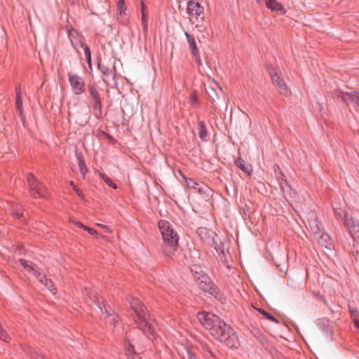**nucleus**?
<instances>
[{"instance_id":"nucleus-1","label":"nucleus","mask_w":359,"mask_h":359,"mask_svg":"<svg viewBox=\"0 0 359 359\" xmlns=\"http://www.w3.org/2000/svg\"><path fill=\"white\" fill-rule=\"evenodd\" d=\"M197 318L215 339L230 348H237L239 344L238 337L224 320L213 313L205 312L198 313Z\"/></svg>"},{"instance_id":"nucleus-2","label":"nucleus","mask_w":359,"mask_h":359,"mask_svg":"<svg viewBox=\"0 0 359 359\" xmlns=\"http://www.w3.org/2000/svg\"><path fill=\"white\" fill-rule=\"evenodd\" d=\"M130 304V308L133 311V319L139 329L142 330L148 337L153 336L154 330L149 321V315L147 313L146 307L135 297L131 298Z\"/></svg>"},{"instance_id":"nucleus-3","label":"nucleus","mask_w":359,"mask_h":359,"mask_svg":"<svg viewBox=\"0 0 359 359\" xmlns=\"http://www.w3.org/2000/svg\"><path fill=\"white\" fill-rule=\"evenodd\" d=\"M158 227L163 238L162 251L165 256L170 257L175 252L178 245L177 233L167 221H160Z\"/></svg>"},{"instance_id":"nucleus-4","label":"nucleus","mask_w":359,"mask_h":359,"mask_svg":"<svg viewBox=\"0 0 359 359\" xmlns=\"http://www.w3.org/2000/svg\"><path fill=\"white\" fill-rule=\"evenodd\" d=\"M29 190L34 198L46 197V190L41 182H39L32 173L27 176Z\"/></svg>"},{"instance_id":"nucleus-5","label":"nucleus","mask_w":359,"mask_h":359,"mask_svg":"<svg viewBox=\"0 0 359 359\" xmlns=\"http://www.w3.org/2000/svg\"><path fill=\"white\" fill-rule=\"evenodd\" d=\"M198 233L204 243L213 247L217 251L220 250V243H219L220 240L215 231L205 227H200L198 229Z\"/></svg>"},{"instance_id":"nucleus-6","label":"nucleus","mask_w":359,"mask_h":359,"mask_svg":"<svg viewBox=\"0 0 359 359\" xmlns=\"http://www.w3.org/2000/svg\"><path fill=\"white\" fill-rule=\"evenodd\" d=\"M338 217H341L345 227L349 231L351 237L354 239H359V224H356L353 217L349 215L346 210L338 212Z\"/></svg>"},{"instance_id":"nucleus-7","label":"nucleus","mask_w":359,"mask_h":359,"mask_svg":"<svg viewBox=\"0 0 359 359\" xmlns=\"http://www.w3.org/2000/svg\"><path fill=\"white\" fill-rule=\"evenodd\" d=\"M19 262L26 272L33 274L41 283H43L42 278H44V274L40 271V269L36 265L23 259H20Z\"/></svg>"},{"instance_id":"nucleus-8","label":"nucleus","mask_w":359,"mask_h":359,"mask_svg":"<svg viewBox=\"0 0 359 359\" xmlns=\"http://www.w3.org/2000/svg\"><path fill=\"white\" fill-rule=\"evenodd\" d=\"M269 74L273 84L278 86L280 93L285 96L289 95L290 90L287 88L285 82L278 76L277 72L271 68L269 69Z\"/></svg>"},{"instance_id":"nucleus-9","label":"nucleus","mask_w":359,"mask_h":359,"mask_svg":"<svg viewBox=\"0 0 359 359\" xmlns=\"http://www.w3.org/2000/svg\"><path fill=\"white\" fill-rule=\"evenodd\" d=\"M69 81L75 94L79 95L84 92V82L79 76L69 73Z\"/></svg>"},{"instance_id":"nucleus-10","label":"nucleus","mask_w":359,"mask_h":359,"mask_svg":"<svg viewBox=\"0 0 359 359\" xmlns=\"http://www.w3.org/2000/svg\"><path fill=\"white\" fill-rule=\"evenodd\" d=\"M341 97L342 100L347 104L349 102H353L359 105V93L353 90L351 92H344L338 88V98Z\"/></svg>"},{"instance_id":"nucleus-11","label":"nucleus","mask_w":359,"mask_h":359,"mask_svg":"<svg viewBox=\"0 0 359 359\" xmlns=\"http://www.w3.org/2000/svg\"><path fill=\"white\" fill-rule=\"evenodd\" d=\"M187 9L189 15L198 18L203 13V7L198 1H188Z\"/></svg>"},{"instance_id":"nucleus-12","label":"nucleus","mask_w":359,"mask_h":359,"mask_svg":"<svg viewBox=\"0 0 359 359\" xmlns=\"http://www.w3.org/2000/svg\"><path fill=\"white\" fill-rule=\"evenodd\" d=\"M266 7L272 12L279 15H283L286 13V8L279 1H265Z\"/></svg>"},{"instance_id":"nucleus-13","label":"nucleus","mask_w":359,"mask_h":359,"mask_svg":"<svg viewBox=\"0 0 359 359\" xmlns=\"http://www.w3.org/2000/svg\"><path fill=\"white\" fill-rule=\"evenodd\" d=\"M185 36H186V37L187 39V41H188V43H189V48L191 50V53H192L193 56L195 57V59L197 61V62L200 65L201 62V60H200V57H199V53H198V50L197 49L196 44L195 43V40H194V37H192L187 32H185Z\"/></svg>"},{"instance_id":"nucleus-14","label":"nucleus","mask_w":359,"mask_h":359,"mask_svg":"<svg viewBox=\"0 0 359 359\" xmlns=\"http://www.w3.org/2000/svg\"><path fill=\"white\" fill-rule=\"evenodd\" d=\"M217 89L222 91V88L219 86L218 83L214 81H212L210 85L205 88L207 94L212 101H215V99L218 98Z\"/></svg>"},{"instance_id":"nucleus-15","label":"nucleus","mask_w":359,"mask_h":359,"mask_svg":"<svg viewBox=\"0 0 359 359\" xmlns=\"http://www.w3.org/2000/svg\"><path fill=\"white\" fill-rule=\"evenodd\" d=\"M198 285L201 289L206 292H210L212 288V282L206 276H202L201 278H198Z\"/></svg>"},{"instance_id":"nucleus-16","label":"nucleus","mask_w":359,"mask_h":359,"mask_svg":"<svg viewBox=\"0 0 359 359\" xmlns=\"http://www.w3.org/2000/svg\"><path fill=\"white\" fill-rule=\"evenodd\" d=\"M236 164L238 168H239L241 170H242L248 175H251V172H252L251 166L246 165L245 161L243 159L238 158L236 161Z\"/></svg>"},{"instance_id":"nucleus-17","label":"nucleus","mask_w":359,"mask_h":359,"mask_svg":"<svg viewBox=\"0 0 359 359\" xmlns=\"http://www.w3.org/2000/svg\"><path fill=\"white\" fill-rule=\"evenodd\" d=\"M198 135L203 141H206L208 139V133L205 129V123L203 121H200L198 123Z\"/></svg>"},{"instance_id":"nucleus-18","label":"nucleus","mask_w":359,"mask_h":359,"mask_svg":"<svg viewBox=\"0 0 359 359\" xmlns=\"http://www.w3.org/2000/svg\"><path fill=\"white\" fill-rule=\"evenodd\" d=\"M186 185L188 188L196 190L198 192H201V187H198V184L191 178L184 177Z\"/></svg>"},{"instance_id":"nucleus-19","label":"nucleus","mask_w":359,"mask_h":359,"mask_svg":"<svg viewBox=\"0 0 359 359\" xmlns=\"http://www.w3.org/2000/svg\"><path fill=\"white\" fill-rule=\"evenodd\" d=\"M15 106H16L17 111L21 115L22 114V100L21 93H20V90H18L16 91Z\"/></svg>"},{"instance_id":"nucleus-20","label":"nucleus","mask_w":359,"mask_h":359,"mask_svg":"<svg viewBox=\"0 0 359 359\" xmlns=\"http://www.w3.org/2000/svg\"><path fill=\"white\" fill-rule=\"evenodd\" d=\"M77 159L80 172L83 175H85L86 173L88 172V169L86 168L85 161L80 156H77Z\"/></svg>"},{"instance_id":"nucleus-21","label":"nucleus","mask_w":359,"mask_h":359,"mask_svg":"<svg viewBox=\"0 0 359 359\" xmlns=\"http://www.w3.org/2000/svg\"><path fill=\"white\" fill-rule=\"evenodd\" d=\"M80 46L81 47L84 48L85 55L86 57V60L89 65H91V60H90V48L88 47L87 45L83 44L82 41H80Z\"/></svg>"},{"instance_id":"nucleus-22","label":"nucleus","mask_w":359,"mask_h":359,"mask_svg":"<svg viewBox=\"0 0 359 359\" xmlns=\"http://www.w3.org/2000/svg\"><path fill=\"white\" fill-rule=\"evenodd\" d=\"M43 279V283L42 285H45L50 292H54L55 289L54 287V285L53 282L50 280H48L46 278V276H44V278H42Z\"/></svg>"},{"instance_id":"nucleus-23","label":"nucleus","mask_w":359,"mask_h":359,"mask_svg":"<svg viewBox=\"0 0 359 359\" xmlns=\"http://www.w3.org/2000/svg\"><path fill=\"white\" fill-rule=\"evenodd\" d=\"M125 347H126V353H127V355H128V359H141V358L139 356V355L136 354V353H133L132 355H130V347H132V346L130 345V343H128V344H126L125 345Z\"/></svg>"},{"instance_id":"nucleus-24","label":"nucleus","mask_w":359,"mask_h":359,"mask_svg":"<svg viewBox=\"0 0 359 359\" xmlns=\"http://www.w3.org/2000/svg\"><path fill=\"white\" fill-rule=\"evenodd\" d=\"M100 177L109 186L111 187L114 189H117L116 185L112 182V181L104 174L100 173Z\"/></svg>"},{"instance_id":"nucleus-25","label":"nucleus","mask_w":359,"mask_h":359,"mask_svg":"<svg viewBox=\"0 0 359 359\" xmlns=\"http://www.w3.org/2000/svg\"><path fill=\"white\" fill-rule=\"evenodd\" d=\"M11 211L13 215L18 217H20L22 215V213L20 212L21 206L18 204H15L11 206Z\"/></svg>"},{"instance_id":"nucleus-26","label":"nucleus","mask_w":359,"mask_h":359,"mask_svg":"<svg viewBox=\"0 0 359 359\" xmlns=\"http://www.w3.org/2000/svg\"><path fill=\"white\" fill-rule=\"evenodd\" d=\"M89 92H90V94L92 98L94 100H97L100 99L99 93H98L97 90L94 86H90Z\"/></svg>"},{"instance_id":"nucleus-27","label":"nucleus","mask_w":359,"mask_h":359,"mask_svg":"<svg viewBox=\"0 0 359 359\" xmlns=\"http://www.w3.org/2000/svg\"><path fill=\"white\" fill-rule=\"evenodd\" d=\"M86 291L88 297L92 299L93 302H97L98 299L97 297V293L95 291L88 288L86 289Z\"/></svg>"},{"instance_id":"nucleus-28","label":"nucleus","mask_w":359,"mask_h":359,"mask_svg":"<svg viewBox=\"0 0 359 359\" xmlns=\"http://www.w3.org/2000/svg\"><path fill=\"white\" fill-rule=\"evenodd\" d=\"M77 32L74 29H72L71 30L69 31V39L72 42V43L73 44V46H75V39L76 38V36H77Z\"/></svg>"},{"instance_id":"nucleus-29","label":"nucleus","mask_w":359,"mask_h":359,"mask_svg":"<svg viewBox=\"0 0 359 359\" xmlns=\"http://www.w3.org/2000/svg\"><path fill=\"white\" fill-rule=\"evenodd\" d=\"M197 95L196 93H192L191 95H190V97H189V100H190V103H191V105L192 107H196V104H197Z\"/></svg>"},{"instance_id":"nucleus-30","label":"nucleus","mask_w":359,"mask_h":359,"mask_svg":"<svg viewBox=\"0 0 359 359\" xmlns=\"http://www.w3.org/2000/svg\"><path fill=\"white\" fill-rule=\"evenodd\" d=\"M117 9L120 13H121L126 10L124 1H118Z\"/></svg>"},{"instance_id":"nucleus-31","label":"nucleus","mask_w":359,"mask_h":359,"mask_svg":"<svg viewBox=\"0 0 359 359\" xmlns=\"http://www.w3.org/2000/svg\"><path fill=\"white\" fill-rule=\"evenodd\" d=\"M8 338L9 337L7 335L6 331L0 327V339L3 341H7Z\"/></svg>"},{"instance_id":"nucleus-32","label":"nucleus","mask_w":359,"mask_h":359,"mask_svg":"<svg viewBox=\"0 0 359 359\" xmlns=\"http://www.w3.org/2000/svg\"><path fill=\"white\" fill-rule=\"evenodd\" d=\"M142 25L144 27H147V19L144 13V7L143 4H142Z\"/></svg>"},{"instance_id":"nucleus-33","label":"nucleus","mask_w":359,"mask_h":359,"mask_svg":"<svg viewBox=\"0 0 359 359\" xmlns=\"http://www.w3.org/2000/svg\"><path fill=\"white\" fill-rule=\"evenodd\" d=\"M93 107H94L95 109H98L99 111H100V109H101L100 99L97 100H94Z\"/></svg>"},{"instance_id":"nucleus-34","label":"nucleus","mask_w":359,"mask_h":359,"mask_svg":"<svg viewBox=\"0 0 359 359\" xmlns=\"http://www.w3.org/2000/svg\"><path fill=\"white\" fill-rule=\"evenodd\" d=\"M101 71L105 76H109L111 74V71L110 69H108L107 68H104V67H102L100 65H99Z\"/></svg>"},{"instance_id":"nucleus-35","label":"nucleus","mask_w":359,"mask_h":359,"mask_svg":"<svg viewBox=\"0 0 359 359\" xmlns=\"http://www.w3.org/2000/svg\"><path fill=\"white\" fill-rule=\"evenodd\" d=\"M184 359H196V358L192 353H191L189 351H187V356L184 357Z\"/></svg>"},{"instance_id":"nucleus-36","label":"nucleus","mask_w":359,"mask_h":359,"mask_svg":"<svg viewBox=\"0 0 359 359\" xmlns=\"http://www.w3.org/2000/svg\"><path fill=\"white\" fill-rule=\"evenodd\" d=\"M96 225L100 226V227H101V228H102L103 229L105 230V231H107L108 233H111V230L107 226H105V225H103V224H97Z\"/></svg>"},{"instance_id":"nucleus-37","label":"nucleus","mask_w":359,"mask_h":359,"mask_svg":"<svg viewBox=\"0 0 359 359\" xmlns=\"http://www.w3.org/2000/svg\"><path fill=\"white\" fill-rule=\"evenodd\" d=\"M84 230L87 231L91 235H95L97 234V231L91 228H89L88 226L84 227Z\"/></svg>"},{"instance_id":"nucleus-38","label":"nucleus","mask_w":359,"mask_h":359,"mask_svg":"<svg viewBox=\"0 0 359 359\" xmlns=\"http://www.w3.org/2000/svg\"><path fill=\"white\" fill-rule=\"evenodd\" d=\"M262 313L268 319H270L273 321H276L273 317L270 316L268 313L265 312L264 311H262Z\"/></svg>"},{"instance_id":"nucleus-39","label":"nucleus","mask_w":359,"mask_h":359,"mask_svg":"<svg viewBox=\"0 0 359 359\" xmlns=\"http://www.w3.org/2000/svg\"><path fill=\"white\" fill-rule=\"evenodd\" d=\"M74 191L76 193L78 196H82V191L76 186H74Z\"/></svg>"},{"instance_id":"nucleus-40","label":"nucleus","mask_w":359,"mask_h":359,"mask_svg":"<svg viewBox=\"0 0 359 359\" xmlns=\"http://www.w3.org/2000/svg\"><path fill=\"white\" fill-rule=\"evenodd\" d=\"M75 225L77 226L78 227H80V228H82L84 229V227H86V226L83 225L81 222H74Z\"/></svg>"},{"instance_id":"nucleus-41","label":"nucleus","mask_w":359,"mask_h":359,"mask_svg":"<svg viewBox=\"0 0 359 359\" xmlns=\"http://www.w3.org/2000/svg\"><path fill=\"white\" fill-rule=\"evenodd\" d=\"M354 325L358 329H359V320L358 319H354Z\"/></svg>"},{"instance_id":"nucleus-42","label":"nucleus","mask_w":359,"mask_h":359,"mask_svg":"<svg viewBox=\"0 0 359 359\" xmlns=\"http://www.w3.org/2000/svg\"><path fill=\"white\" fill-rule=\"evenodd\" d=\"M351 316H356L357 313H358V311L357 310H353V311H351Z\"/></svg>"},{"instance_id":"nucleus-43","label":"nucleus","mask_w":359,"mask_h":359,"mask_svg":"<svg viewBox=\"0 0 359 359\" xmlns=\"http://www.w3.org/2000/svg\"><path fill=\"white\" fill-rule=\"evenodd\" d=\"M69 185L72 187V189H74V186H76L73 182H69Z\"/></svg>"},{"instance_id":"nucleus-44","label":"nucleus","mask_w":359,"mask_h":359,"mask_svg":"<svg viewBox=\"0 0 359 359\" xmlns=\"http://www.w3.org/2000/svg\"><path fill=\"white\" fill-rule=\"evenodd\" d=\"M280 186L281 189L284 191V187H283L282 182L280 183Z\"/></svg>"},{"instance_id":"nucleus-45","label":"nucleus","mask_w":359,"mask_h":359,"mask_svg":"<svg viewBox=\"0 0 359 359\" xmlns=\"http://www.w3.org/2000/svg\"><path fill=\"white\" fill-rule=\"evenodd\" d=\"M36 359H43V356L42 355H39Z\"/></svg>"}]
</instances>
